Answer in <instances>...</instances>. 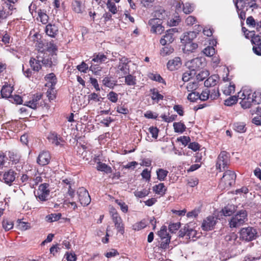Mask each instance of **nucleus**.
<instances>
[{
  "label": "nucleus",
  "instance_id": "nucleus-22",
  "mask_svg": "<svg viewBox=\"0 0 261 261\" xmlns=\"http://www.w3.org/2000/svg\"><path fill=\"white\" fill-rule=\"evenodd\" d=\"M45 32L51 37H55L58 32V28L55 24H48L46 26Z\"/></svg>",
  "mask_w": 261,
  "mask_h": 261
},
{
  "label": "nucleus",
  "instance_id": "nucleus-60",
  "mask_svg": "<svg viewBox=\"0 0 261 261\" xmlns=\"http://www.w3.org/2000/svg\"><path fill=\"white\" fill-rule=\"evenodd\" d=\"M150 78L153 81L163 83L164 85L166 84L165 80L159 74H151L150 76Z\"/></svg>",
  "mask_w": 261,
  "mask_h": 261
},
{
  "label": "nucleus",
  "instance_id": "nucleus-23",
  "mask_svg": "<svg viewBox=\"0 0 261 261\" xmlns=\"http://www.w3.org/2000/svg\"><path fill=\"white\" fill-rule=\"evenodd\" d=\"M15 179V173L12 170H9L3 174V179L4 180V182L7 184H11Z\"/></svg>",
  "mask_w": 261,
  "mask_h": 261
},
{
  "label": "nucleus",
  "instance_id": "nucleus-62",
  "mask_svg": "<svg viewBox=\"0 0 261 261\" xmlns=\"http://www.w3.org/2000/svg\"><path fill=\"white\" fill-rule=\"evenodd\" d=\"M47 96L49 100H54L55 97V91L54 87H50L46 92Z\"/></svg>",
  "mask_w": 261,
  "mask_h": 261
},
{
  "label": "nucleus",
  "instance_id": "nucleus-25",
  "mask_svg": "<svg viewBox=\"0 0 261 261\" xmlns=\"http://www.w3.org/2000/svg\"><path fill=\"white\" fill-rule=\"evenodd\" d=\"M129 68L127 64L118 65L117 66V73L119 75V77H122L125 75L129 74Z\"/></svg>",
  "mask_w": 261,
  "mask_h": 261
},
{
  "label": "nucleus",
  "instance_id": "nucleus-61",
  "mask_svg": "<svg viewBox=\"0 0 261 261\" xmlns=\"http://www.w3.org/2000/svg\"><path fill=\"white\" fill-rule=\"evenodd\" d=\"M171 237L161 239L160 246L163 249H166L168 247L170 242Z\"/></svg>",
  "mask_w": 261,
  "mask_h": 261
},
{
  "label": "nucleus",
  "instance_id": "nucleus-39",
  "mask_svg": "<svg viewBox=\"0 0 261 261\" xmlns=\"http://www.w3.org/2000/svg\"><path fill=\"white\" fill-rule=\"evenodd\" d=\"M173 127L175 132L180 133H183L186 129L185 125L181 122H174L173 123Z\"/></svg>",
  "mask_w": 261,
  "mask_h": 261
},
{
  "label": "nucleus",
  "instance_id": "nucleus-6",
  "mask_svg": "<svg viewBox=\"0 0 261 261\" xmlns=\"http://www.w3.org/2000/svg\"><path fill=\"white\" fill-rule=\"evenodd\" d=\"M240 238L246 241H251L256 239L257 231L252 227L242 228L240 232Z\"/></svg>",
  "mask_w": 261,
  "mask_h": 261
},
{
  "label": "nucleus",
  "instance_id": "nucleus-41",
  "mask_svg": "<svg viewBox=\"0 0 261 261\" xmlns=\"http://www.w3.org/2000/svg\"><path fill=\"white\" fill-rule=\"evenodd\" d=\"M97 169L99 171L105 172L107 173H109L112 172V169L110 167L108 166L105 163L100 162L98 163Z\"/></svg>",
  "mask_w": 261,
  "mask_h": 261
},
{
  "label": "nucleus",
  "instance_id": "nucleus-14",
  "mask_svg": "<svg viewBox=\"0 0 261 261\" xmlns=\"http://www.w3.org/2000/svg\"><path fill=\"white\" fill-rule=\"evenodd\" d=\"M42 59L40 53L36 58H31L29 63L32 69L35 71H39L41 68Z\"/></svg>",
  "mask_w": 261,
  "mask_h": 261
},
{
  "label": "nucleus",
  "instance_id": "nucleus-28",
  "mask_svg": "<svg viewBox=\"0 0 261 261\" xmlns=\"http://www.w3.org/2000/svg\"><path fill=\"white\" fill-rule=\"evenodd\" d=\"M45 80L47 83L45 84L46 86L54 87L57 83V78L55 74L53 73H50L47 74L45 76Z\"/></svg>",
  "mask_w": 261,
  "mask_h": 261
},
{
  "label": "nucleus",
  "instance_id": "nucleus-21",
  "mask_svg": "<svg viewBox=\"0 0 261 261\" xmlns=\"http://www.w3.org/2000/svg\"><path fill=\"white\" fill-rule=\"evenodd\" d=\"M225 240L230 245H236L239 243L238 235L234 232L227 234L225 237Z\"/></svg>",
  "mask_w": 261,
  "mask_h": 261
},
{
  "label": "nucleus",
  "instance_id": "nucleus-55",
  "mask_svg": "<svg viewBox=\"0 0 261 261\" xmlns=\"http://www.w3.org/2000/svg\"><path fill=\"white\" fill-rule=\"evenodd\" d=\"M149 193V191L146 189L141 191H136L134 192V195L138 198H143L147 196Z\"/></svg>",
  "mask_w": 261,
  "mask_h": 261
},
{
  "label": "nucleus",
  "instance_id": "nucleus-24",
  "mask_svg": "<svg viewBox=\"0 0 261 261\" xmlns=\"http://www.w3.org/2000/svg\"><path fill=\"white\" fill-rule=\"evenodd\" d=\"M13 90V87L10 85L3 86L1 91L2 97L9 99L12 95Z\"/></svg>",
  "mask_w": 261,
  "mask_h": 261
},
{
  "label": "nucleus",
  "instance_id": "nucleus-51",
  "mask_svg": "<svg viewBox=\"0 0 261 261\" xmlns=\"http://www.w3.org/2000/svg\"><path fill=\"white\" fill-rule=\"evenodd\" d=\"M203 53L206 56L212 57L215 54V49L213 46H208L203 49Z\"/></svg>",
  "mask_w": 261,
  "mask_h": 261
},
{
  "label": "nucleus",
  "instance_id": "nucleus-37",
  "mask_svg": "<svg viewBox=\"0 0 261 261\" xmlns=\"http://www.w3.org/2000/svg\"><path fill=\"white\" fill-rule=\"evenodd\" d=\"M102 84L106 87L110 88H113L116 85V81L112 80L111 77L108 76L105 77L102 81Z\"/></svg>",
  "mask_w": 261,
  "mask_h": 261
},
{
  "label": "nucleus",
  "instance_id": "nucleus-13",
  "mask_svg": "<svg viewBox=\"0 0 261 261\" xmlns=\"http://www.w3.org/2000/svg\"><path fill=\"white\" fill-rule=\"evenodd\" d=\"M219 92L218 90H213L212 93H210V91L208 89H205L202 91L201 94H199V98L201 101H205L207 100L209 97L212 99H214L218 97Z\"/></svg>",
  "mask_w": 261,
  "mask_h": 261
},
{
  "label": "nucleus",
  "instance_id": "nucleus-26",
  "mask_svg": "<svg viewBox=\"0 0 261 261\" xmlns=\"http://www.w3.org/2000/svg\"><path fill=\"white\" fill-rule=\"evenodd\" d=\"M197 35V33L194 31H190L186 33L181 38V42L186 43L187 42H192V40L196 38Z\"/></svg>",
  "mask_w": 261,
  "mask_h": 261
},
{
  "label": "nucleus",
  "instance_id": "nucleus-48",
  "mask_svg": "<svg viewBox=\"0 0 261 261\" xmlns=\"http://www.w3.org/2000/svg\"><path fill=\"white\" fill-rule=\"evenodd\" d=\"M158 234L161 239L170 237L169 236V233L167 232V229L166 226H162L160 230L158 231Z\"/></svg>",
  "mask_w": 261,
  "mask_h": 261
},
{
  "label": "nucleus",
  "instance_id": "nucleus-49",
  "mask_svg": "<svg viewBox=\"0 0 261 261\" xmlns=\"http://www.w3.org/2000/svg\"><path fill=\"white\" fill-rule=\"evenodd\" d=\"M197 234V232L195 230L193 229H188L185 235L188 237L189 239L195 240V238H198Z\"/></svg>",
  "mask_w": 261,
  "mask_h": 261
},
{
  "label": "nucleus",
  "instance_id": "nucleus-5",
  "mask_svg": "<svg viewBox=\"0 0 261 261\" xmlns=\"http://www.w3.org/2000/svg\"><path fill=\"white\" fill-rule=\"evenodd\" d=\"M205 65V60L202 57L194 58L186 63V66L189 69L195 72L196 70L204 67Z\"/></svg>",
  "mask_w": 261,
  "mask_h": 261
},
{
  "label": "nucleus",
  "instance_id": "nucleus-7",
  "mask_svg": "<svg viewBox=\"0 0 261 261\" xmlns=\"http://www.w3.org/2000/svg\"><path fill=\"white\" fill-rule=\"evenodd\" d=\"M110 213L117 231L123 234L124 232V226L121 218L115 208H112Z\"/></svg>",
  "mask_w": 261,
  "mask_h": 261
},
{
  "label": "nucleus",
  "instance_id": "nucleus-56",
  "mask_svg": "<svg viewBox=\"0 0 261 261\" xmlns=\"http://www.w3.org/2000/svg\"><path fill=\"white\" fill-rule=\"evenodd\" d=\"M10 15H11L10 11L7 12V10H4L3 8L0 9V23L3 22Z\"/></svg>",
  "mask_w": 261,
  "mask_h": 261
},
{
  "label": "nucleus",
  "instance_id": "nucleus-8",
  "mask_svg": "<svg viewBox=\"0 0 261 261\" xmlns=\"http://www.w3.org/2000/svg\"><path fill=\"white\" fill-rule=\"evenodd\" d=\"M48 187V185L46 183L42 184L39 186L38 189L36 192H35V195L39 201L43 202L47 200L49 194Z\"/></svg>",
  "mask_w": 261,
  "mask_h": 261
},
{
  "label": "nucleus",
  "instance_id": "nucleus-36",
  "mask_svg": "<svg viewBox=\"0 0 261 261\" xmlns=\"http://www.w3.org/2000/svg\"><path fill=\"white\" fill-rule=\"evenodd\" d=\"M166 16V11L163 8H158L154 12V17L157 19L162 20L165 18Z\"/></svg>",
  "mask_w": 261,
  "mask_h": 261
},
{
  "label": "nucleus",
  "instance_id": "nucleus-53",
  "mask_svg": "<svg viewBox=\"0 0 261 261\" xmlns=\"http://www.w3.org/2000/svg\"><path fill=\"white\" fill-rule=\"evenodd\" d=\"M9 100L10 102L16 104H21L22 102L21 97L18 95H11Z\"/></svg>",
  "mask_w": 261,
  "mask_h": 261
},
{
  "label": "nucleus",
  "instance_id": "nucleus-29",
  "mask_svg": "<svg viewBox=\"0 0 261 261\" xmlns=\"http://www.w3.org/2000/svg\"><path fill=\"white\" fill-rule=\"evenodd\" d=\"M72 10L77 13H82L84 6L82 4V2L79 1H73L72 2Z\"/></svg>",
  "mask_w": 261,
  "mask_h": 261
},
{
  "label": "nucleus",
  "instance_id": "nucleus-64",
  "mask_svg": "<svg viewBox=\"0 0 261 261\" xmlns=\"http://www.w3.org/2000/svg\"><path fill=\"white\" fill-rule=\"evenodd\" d=\"M13 227V224L11 221L7 220L3 221V227L6 231H8Z\"/></svg>",
  "mask_w": 261,
  "mask_h": 261
},
{
  "label": "nucleus",
  "instance_id": "nucleus-33",
  "mask_svg": "<svg viewBox=\"0 0 261 261\" xmlns=\"http://www.w3.org/2000/svg\"><path fill=\"white\" fill-rule=\"evenodd\" d=\"M168 173V171L163 168L158 169L156 171L158 179L161 181L165 180Z\"/></svg>",
  "mask_w": 261,
  "mask_h": 261
},
{
  "label": "nucleus",
  "instance_id": "nucleus-50",
  "mask_svg": "<svg viewBox=\"0 0 261 261\" xmlns=\"http://www.w3.org/2000/svg\"><path fill=\"white\" fill-rule=\"evenodd\" d=\"M147 224L145 220H142L139 222L136 223L133 226V228L135 230L139 231L146 226Z\"/></svg>",
  "mask_w": 261,
  "mask_h": 261
},
{
  "label": "nucleus",
  "instance_id": "nucleus-45",
  "mask_svg": "<svg viewBox=\"0 0 261 261\" xmlns=\"http://www.w3.org/2000/svg\"><path fill=\"white\" fill-rule=\"evenodd\" d=\"M125 82L129 86H134L136 84V78L132 75L127 74L125 75Z\"/></svg>",
  "mask_w": 261,
  "mask_h": 261
},
{
  "label": "nucleus",
  "instance_id": "nucleus-63",
  "mask_svg": "<svg viewBox=\"0 0 261 261\" xmlns=\"http://www.w3.org/2000/svg\"><path fill=\"white\" fill-rule=\"evenodd\" d=\"M239 16L241 19L244 20L246 17V12L249 9L242 8H236Z\"/></svg>",
  "mask_w": 261,
  "mask_h": 261
},
{
  "label": "nucleus",
  "instance_id": "nucleus-40",
  "mask_svg": "<svg viewBox=\"0 0 261 261\" xmlns=\"http://www.w3.org/2000/svg\"><path fill=\"white\" fill-rule=\"evenodd\" d=\"M44 49H46L47 53H48V54L51 55L56 54V52L57 51L58 48L57 45L53 42H49L47 43L46 47Z\"/></svg>",
  "mask_w": 261,
  "mask_h": 261
},
{
  "label": "nucleus",
  "instance_id": "nucleus-54",
  "mask_svg": "<svg viewBox=\"0 0 261 261\" xmlns=\"http://www.w3.org/2000/svg\"><path fill=\"white\" fill-rule=\"evenodd\" d=\"M235 90L234 85H230L227 87H226L223 90V93L226 95H230L233 93Z\"/></svg>",
  "mask_w": 261,
  "mask_h": 261
},
{
  "label": "nucleus",
  "instance_id": "nucleus-30",
  "mask_svg": "<svg viewBox=\"0 0 261 261\" xmlns=\"http://www.w3.org/2000/svg\"><path fill=\"white\" fill-rule=\"evenodd\" d=\"M107 60V57L103 54L98 53L93 55L92 62L97 63V64H101L105 63Z\"/></svg>",
  "mask_w": 261,
  "mask_h": 261
},
{
  "label": "nucleus",
  "instance_id": "nucleus-43",
  "mask_svg": "<svg viewBox=\"0 0 261 261\" xmlns=\"http://www.w3.org/2000/svg\"><path fill=\"white\" fill-rule=\"evenodd\" d=\"M210 75V72L207 70H202L196 75V79L198 81H202L207 78Z\"/></svg>",
  "mask_w": 261,
  "mask_h": 261
},
{
  "label": "nucleus",
  "instance_id": "nucleus-59",
  "mask_svg": "<svg viewBox=\"0 0 261 261\" xmlns=\"http://www.w3.org/2000/svg\"><path fill=\"white\" fill-rule=\"evenodd\" d=\"M199 93L197 92H192L190 94H189L188 96V99L191 101L194 102L199 99Z\"/></svg>",
  "mask_w": 261,
  "mask_h": 261
},
{
  "label": "nucleus",
  "instance_id": "nucleus-32",
  "mask_svg": "<svg viewBox=\"0 0 261 261\" xmlns=\"http://www.w3.org/2000/svg\"><path fill=\"white\" fill-rule=\"evenodd\" d=\"M153 190L156 194L162 196L165 194L167 188L164 183H160L153 187Z\"/></svg>",
  "mask_w": 261,
  "mask_h": 261
},
{
  "label": "nucleus",
  "instance_id": "nucleus-17",
  "mask_svg": "<svg viewBox=\"0 0 261 261\" xmlns=\"http://www.w3.org/2000/svg\"><path fill=\"white\" fill-rule=\"evenodd\" d=\"M216 223V219L214 217L209 216L204 220L202 224V229L207 231L212 229Z\"/></svg>",
  "mask_w": 261,
  "mask_h": 261
},
{
  "label": "nucleus",
  "instance_id": "nucleus-38",
  "mask_svg": "<svg viewBox=\"0 0 261 261\" xmlns=\"http://www.w3.org/2000/svg\"><path fill=\"white\" fill-rule=\"evenodd\" d=\"M37 13L40 21L43 24L47 23L49 17L46 13V11L39 9Z\"/></svg>",
  "mask_w": 261,
  "mask_h": 261
},
{
  "label": "nucleus",
  "instance_id": "nucleus-2",
  "mask_svg": "<svg viewBox=\"0 0 261 261\" xmlns=\"http://www.w3.org/2000/svg\"><path fill=\"white\" fill-rule=\"evenodd\" d=\"M42 44L40 43H39V50L40 52L41 58L42 59V64L46 67L51 68L56 66L58 63L57 56L56 54H48L47 53H43L44 51V48L41 49L40 45Z\"/></svg>",
  "mask_w": 261,
  "mask_h": 261
},
{
  "label": "nucleus",
  "instance_id": "nucleus-19",
  "mask_svg": "<svg viewBox=\"0 0 261 261\" xmlns=\"http://www.w3.org/2000/svg\"><path fill=\"white\" fill-rule=\"evenodd\" d=\"M174 40L173 30H169L167 31L165 35L160 40V43L162 45H165L167 44L172 43Z\"/></svg>",
  "mask_w": 261,
  "mask_h": 261
},
{
  "label": "nucleus",
  "instance_id": "nucleus-10",
  "mask_svg": "<svg viewBox=\"0 0 261 261\" xmlns=\"http://www.w3.org/2000/svg\"><path fill=\"white\" fill-rule=\"evenodd\" d=\"M229 162L228 156L226 151H221L219 154L216 163V169L220 172L225 170Z\"/></svg>",
  "mask_w": 261,
  "mask_h": 261
},
{
  "label": "nucleus",
  "instance_id": "nucleus-34",
  "mask_svg": "<svg viewBox=\"0 0 261 261\" xmlns=\"http://www.w3.org/2000/svg\"><path fill=\"white\" fill-rule=\"evenodd\" d=\"M218 79V77L216 75H212L204 81V86L206 87L214 86L216 85Z\"/></svg>",
  "mask_w": 261,
  "mask_h": 261
},
{
  "label": "nucleus",
  "instance_id": "nucleus-42",
  "mask_svg": "<svg viewBox=\"0 0 261 261\" xmlns=\"http://www.w3.org/2000/svg\"><path fill=\"white\" fill-rule=\"evenodd\" d=\"M174 51L173 48L171 46H166L163 47L160 51V54L162 56L165 57L171 54Z\"/></svg>",
  "mask_w": 261,
  "mask_h": 261
},
{
  "label": "nucleus",
  "instance_id": "nucleus-9",
  "mask_svg": "<svg viewBox=\"0 0 261 261\" xmlns=\"http://www.w3.org/2000/svg\"><path fill=\"white\" fill-rule=\"evenodd\" d=\"M79 201L83 206L88 205L91 202V197L88 191L84 187H81L77 190Z\"/></svg>",
  "mask_w": 261,
  "mask_h": 261
},
{
  "label": "nucleus",
  "instance_id": "nucleus-15",
  "mask_svg": "<svg viewBox=\"0 0 261 261\" xmlns=\"http://www.w3.org/2000/svg\"><path fill=\"white\" fill-rule=\"evenodd\" d=\"M50 160V155L48 151H43L39 154L37 162L41 166L47 165Z\"/></svg>",
  "mask_w": 261,
  "mask_h": 261
},
{
  "label": "nucleus",
  "instance_id": "nucleus-1",
  "mask_svg": "<svg viewBox=\"0 0 261 261\" xmlns=\"http://www.w3.org/2000/svg\"><path fill=\"white\" fill-rule=\"evenodd\" d=\"M238 97L241 107L245 109L250 108L252 105H258L261 103V92H254L248 87H244L238 92Z\"/></svg>",
  "mask_w": 261,
  "mask_h": 261
},
{
  "label": "nucleus",
  "instance_id": "nucleus-11",
  "mask_svg": "<svg viewBox=\"0 0 261 261\" xmlns=\"http://www.w3.org/2000/svg\"><path fill=\"white\" fill-rule=\"evenodd\" d=\"M148 23L151 28L150 32L152 33L161 34L164 31V27L162 25V20L154 17L150 19Z\"/></svg>",
  "mask_w": 261,
  "mask_h": 261
},
{
  "label": "nucleus",
  "instance_id": "nucleus-52",
  "mask_svg": "<svg viewBox=\"0 0 261 261\" xmlns=\"http://www.w3.org/2000/svg\"><path fill=\"white\" fill-rule=\"evenodd\" d=\"M238 99L240 100L238 96L237 97L235 96H230L225 100L224 104L227 106H231L236 103Z\"/></svg>",
  "mask_w": 261,
  "mask_h": 261
},
{
  "label": "nucleus",
  "instance_id": "nucleus-44",
  "mask_svg": "<svg viewBox=\"0 0 261 261\" xmlns=\"http://www.w3.org/2000/svg\"><path fill=\"white\" fill-rule=\"evenodd\" d=\"M234 129L238 133H244L246 130L245 124L243 122L235 123L234 124Z\"/></svg>",
  "mask_w": 261,
  "mask_h": 261
},
{
  "label": "nucleus",
  "instance_id": "nucleus-58",
  "mask_svg": "<svg viewBox=\"0 0 261 261\" xmlns=\"http://www.w3.org/2000/svg\"><path fill=\"white\" fill-rule=\"evenodd\" d=\"M198 84L196 81L190 82L187 85V89L188 91L193 92L198 87Z\"/></svg>",
  "mask_w": 261,
  "mask_h": 261
},
{
  "label": "nucleus",
  "instance_id": "nucleus-3",
  "mask_svg": "<svg viewBox=\"0 0 261 261\" xmlns=\"http://www.w3.org/2000/svg\"><path fill=\"white\" fill-rule=\"evenodd\" d=\"M236 175L233 171H226L221 179L219 186L221 189L231 187L235 182Z\"/></svg>",
  "mask_w": 261,
  "mask_h": 261
},
{
  "label": "nucleus",
  "instance_id": "nucleus-31",
  "mask_svg": "<svg viewBox=\"0 0 261 261\" xmlns=\"http://www.w3.org/2000/svg\"><path fill=\"white\" fill-rule=\"evenodd\" d=\"M182 43L184 44L183 50L185 53L193 52L198 47L197 43L192 42H187Z\"/></svg>",
  "mask_w": 261,
  "mask_h": 261
},
{
  "label": "nucleus",
  "instance_id": "nucleus-46",
  "mask_svg": "<svg viewBox=\"0 0 261 261\" xmlns=\"http://www.w3.org/2000/svg\"><path fill=\"white\" fill-rule=\"evenodd\" d=\"M107 6L109 11L113 14H116L117 12V8L115 4L111 0H108Z\"/></svg>",
  "mask_w": 261,
  "mask_h": 261
},
{
  "label": "nucleus",
  "instance_id": "nucleus-16",
  "mask_svg": "<svg viewBox=\"0 0 261 261\" xmlns=\"http://www.w3.org/2000/svg\"><path fill=\"white\" fill-rule=\"evenodd\" d=\"M49 141L56 146H61L63 145L64 140L57 133H50L47 137Z\"/></svg>",
  "mask_w": 261,
  "mask_h": 261
},
{
  "label": "nucleus",
  "instance_id": "nucleus-35",
  "mask_svg": "<svg viewBox=\"0 0 261 261\" xmlns=\"http://www.w3.org/2000/svg\"><path fill=\"white\" fill-rule=\"evenodd\" d=\"M151 97L153 100L158 102L160 100H162L164 98L163 95L160 94L159 91L156 89H150Z\"/></svg>",
  "mask_w": 261,
  "mask_h": 261
},
{
  "label": "nucleus",
  "instance_id": "nucleus-12",
  "mask_svg": "<svg viewBox=\"0 0 261 261\" xmlns=\"http://www.w3.org/2000/svg\"><path fill=\"white\" fill-rule=\"evenodd\" d=\"M256 2L257 0H236L235 5L236 8L243 7L246 9L251 8L253 11L258 7Z\"/></svg>",
  "mask_w": 261,
  "mask_h": 261
},
{
  "label": "nucleus",
  "instance_id": "nucleus-47",
  "mask_svg": "<svg viewBox=\"0 0 261 261\" xmlns=\"http://www.w3.org/2000/svg\"><path fill=\"white\" fill-rule=\"evenodd\" d=\"M196 74L195 72L192 71L190 70L187 71L184 73L182 75V81L184 82H188L190 79L193 77Z\"/></svg>",
  "mask_w": 261,
  "mask_h": 261
},
{
  "label": "nucleus",
  "instance_id": "nucleus-57",
  "mask_svg": "<svg viewBox=\"0 0 261 261\" xmlns=\"http://www.w3.org/2000/svg\"><path fill=\"white\" fill-rule=\"evenodd\" d=\"M61 214L60 213L58 214H51L46 216V219L49 222H54L58 221L60 219Z\"/></svg>",
  "mask_w": 261,
  "mask_h": 261
},
{
  "label": "nucleus",
  "instance_id": "nucleus-20",
  "mask_svg": "<svg viewBox=\"0 0 261 261\" xmlns=\"http://www.w3.org/2000/svg\"><path fill=\"white\" fill-rule=\"evenodd\" d=\"M176 8H182V11L185 14H190L194 10V6L189 3L184 4L183 2H179L176 5Z\"/></svg>",
  "mask_w": 261,
  "mask_h": 261
},
{
  "label": "nucleus",
  "instance_id": "nucleus-18",
  "mask_svg": "<svg viewBox=\"0 0 261 261\" xmlns=\"http://www.w3.org/2000/svg\"><path fill=\"white\" fill-rule=\"evenodd\" d=\"M181 65V60L179 57H175L169 60L167 64V68L171 71L178 69Z\"/></svg>",
  "mask_w": 261,
  "mask_h": 261
},
{
  "label": "nucleus",
  "instance_id": "nucleus-27",
  "mask_svg": "<svg viewBox=\"0 0 261 261\" xmlns=\"http://www.w3.org/2000/svg\"><path fill=\"white\" fill-rule=\"evenodd\" d=\"M41 95H37L34 96L32 99L28 101H25L24 105L27 106L32 109H35L38 105V101L41 99Z\"/></svg>",
  "mask_w": 261,
  "mask_h": 261
},
{
  "label": "nucleus",
  "instance_id": "nucleus-4",
  "mask_svg": "<svg viewBox=\"0 0 261 261\" xmlns=\"http://www.w3.org/2000/svg\"><path fill=\"white\" fill-rule=\"evenodd\" d=\"M247 214L245 210H242L233 216L229 221V226L231 228L238 227L243 225L247 220Z\"/></svg>",
  "mask_w": 261,
  "mask_h": 261
}]
</instances>
